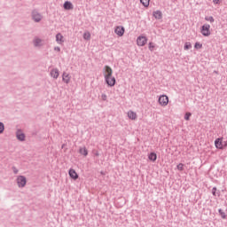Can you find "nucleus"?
<instances>
[{
	"label": "nucleus",
	"instance_id": "412c9836",
	"mask_svg": "<svg viewBox=\"0 0 227 227\" xmlns=\"http://www.w3.org/2000/svg\"><path fill=\"white\" fill-rule=\"evenodd\" d=\"M51 77H53L54 79H58V70L54 69L51 72Z\"/></svg>",
	"mask_w": 227,
	"mask_h": 227
},
{
	"label": "nucleus",
	"instance_id": "a878e982",
	"mask_svg": "<svg viewBox=\"0 0 227 227\" xmlns=\"http://www.w3.org/2000/svg\"><path fill=\"white\" fill-rule=\"evenodd\" d=\"M155 49V44L153 43H149V51H153Z\"/></svg>",
	"mask_w": 227,
	"mask_h": 227
},
{
	"label": "nucleus",
	"instance_id": "9b49d317",
	"mask_svg": "<svg viewBox=\"0 0 227 227\" xmlns=\"http://www.w3.org/2000/svg\"><path fill=\"white\" fill-rule=\"evenodd\" d=\"M16 136L20 141H24V139L26 138V136L20 130L17 131Z\"/></svg>",
	"mask_w": 227,
	"mask_h": 227
},
{
	"label": "nucleus",
	"instance_id": "393cba45",
	"mask_svg": "<svg viewBox=\"0 0 227 227\" xmlns=\"http://www.w3.org/2000/svg\"><path fill=\"white\" fill-rule=\"evenodd\" d=\"M58 40L60 42V43H63V42H65V37H63V35L59 34Z\"/></svg>",
	"mask_w": 227,
	"mask_h": 227
},
{
	"label": "nucleus",
	"instance_id": "aec40b11",
	"mask_svg": "<svg viewBox=\"0 0 227 227\" xmlns=\"http://www.w3.org/2000/svg\"><path fill=\"white\" fill-rule=\"evenodd\" d=\"M194 49H196L197 51H200V49H203V44L200 42H197L194 44Z\"/></svg>",
	"mask_w": 227,
	"mask_h": 227
},
{
	"label": "nucleus",
	"instance_id": "f8f14e48",
	"mask_svg": "<svg viewBox=\"0 0 227 227\" xmlns=\"http://www.w3.org/2000/svg\"><path fill=\"white\" fill-rule=\"evenodd\" d=\"M83 40H86L87 42L91 40V33H90V31H85L83 33Z\"/></svg>",
	"mask_w": 227,
	"mask_h": 227
},
{
	"label": "nucleus",
	"instance_id": "6ab92c4d",
	"mask_svg": "<svg viewBox=\"0 0 227 227\" xmlns=\"http://www.w3.org/2000/svg\"><path fill=\"white\" fill-rule=\"evenodd\" d=\"M140 3L145 6V8H148V6H150V0H140Z\"/></svg>",
	"mask_w": 227,
	"mask_h": 227
},
{
	"label": "nucleus",
	"instance_id": "5701e85b",
	"mask_svg": "<svg viewBox=\"0 0 227 227\" xmlns=\"http://www.w3.org/2000/svg\"><path fill=\"white\" fill-rule=\"evenodd\" d=\"M192 48V44L191 43H184V51H189V49Z\"/></svg>",
	"mask_w": 227,
	"mask_h": 227
},
{
	"label": "nucleus",
	"instance_id": "dca6fc26",
	"mask_svg": "<svg viewBox=\"0 0 227 227\" xmlns=\"http://www.w3.org/2000/svg\"><path fill=\"white\" fill-rule=\"evenodd\" d=\"M79 153H81V155H83L84 157L88 156V149H86V147H81L79 149Z\"/></svg>",
	"mask_w": 227,
	"mask_h": 227
},
{
	"label": "nucleus",
	"instance_id": "f3484780",
	"mask_svg": "<svg viewBox=\"0 0 227 227\" xmlns=\"http://www.w3.org/2000/svg\"><path fill=\"white\" fill-rule=\"evenodd\" d=\"M153 15L154 18H156L158 20L162 19V12L160 11L153 12Z\"/></svg>",
	"mask_w": 227,
	"mask_h": 227
},
{
	"label": "nucleus",
	"instance_id": "7c9ffc66",
	"mask_svg": "<svg viewBox=\"0 0 227 227\" xmlns=\"http://www.w3.org/2000/svg\"><path fill=\"white\" fill-rule=\"evenodd\" d=\"M101 100H104V101L107 100V95L102 94L101 95Z\"/></svg>",
	"mask_w": 227,
	"mask_h": 227
},
{
	"label": "nucleus",
	"instance_id": "4468645a",
	"mask_svg": "<svg viewBox=\"0 0 227 227\" xmlns=\"http://www.w3.org/2000/svg\"><path fill=\"white\" fill-rule=\"evenodd\" d=\"M62 79L66 82V84H68V82H70V74L68 73H64Z\"/></svg>",
	"mask_w": 227,
	"mask_h": 227
},
{
	"label": "nucleus",
	"instance_id": "f03ea898",
	"mask_svg": "<svg viewBox=\"0 0 227 227\" xmlns=\"http://www.w3.org/2000/svg\"><path fill=\"white\" fill-rule=\"evenodd\" d=\"M158 103L160 107H166L169 104V98L166 95H160L158 98Z\"/></svg>",
	"mask_w": 227,
	"mask_h": 227
},
{
	"label": "nucleus",
	"instance_id": "b1692460",
	"mask_svg": "<svg viewBox=\"0 0 227 227\" xmlns=\"http://www.w3.org/2000/svg\"><path fill=\"white\" fill-rule=\"evenodd\" d=\"M222 219H226V213L224 211H223V209H219L218 210Z\"/></svg>",
	"mask_w": 227,
	"mask_h": 227
},
{
	"label": "nucleus",
	"instance_id": "a211bd4d",
	"mask_svg": "<svg viewBox=\"0 0 227 227\" xmlns=\"http://www.w3.org/2000/svg\"><path fill=\"white\" fill-rule=\"evenodd\" d=\"M34 44L35 47H40V45H43V41L42 39H35Z\"/></svg>",
	"mask_w": 227,
	"mask_h": 227
},
{
	"label": "nucleus",
	"instance_id": "ddd939ff",
	"mask_svg": "<svg viewBox=\"0 0 227 227\" xmlns=\"http://www.w3.org/2000/svg\"><path fill=\"white\" fill-rule=\"evenodd\" d=\"M148 159L149 160H151L152 162H155V160H157V153H151L148 154Z\"/></svg>",
	"mask_w": 227,
	"mask_h": 227
},
{
	"label": "nucleus",
	"instance_id": "4be33fe9",
	"mask_svg": "<svg viewBox=\"0 0 227 227\" xmlns=\"http://www.w3.org/2000/svg\"><path fill=\"white\" fill-rule=\"evenodd\" d=\"M205 20H207V22H210L211 24L215 22L214 17L212 16H206Z\"/></svg>",
	"mask_w": 227,
	"mask_h": 227
},
{
	"label": "nucleus",
	"instance_id": "9d476101",
	"mask_svg": "<svg viewBox=\"0 0 227 227\" xmlns=\"http://www.w3.org/2000/svg\"><path fill=\"white\" fill-rule=\"evenodd\" d=\"M32 17L35 22H40V20H42V16L35 11L33 12Z\"/></svg>",
	"mask_w": 227,
	"mask_h": 227
},
{
	"label": "nucleus",
	"instance_id": "f257e3e1",
	"mask_svg": "<svg viewBox=\"0 0 227 227\" xmlns=\"http://www.w3.org/2000/svg\"><path fill=\"white\" fill-rule=\"evenodd\" d=\"M103 75L105 77V82H106L107 86L113 88L116 84V78L113 76V68L109 66H105L103 69Z\"/></svg>",
	"mask_w": 227,
	"mask_h": 227
},
{
	"label": "nucleus",
	"instance_id": "2f4dec72",
	"mask_svg": "<svg viewBox=\"0 0 227 227\" xmlns=\"http://www.w3.org/2000/svg\"><path fill=\"white\" fill-rule=\"evenodd\" d=\"M217 191V188H213V196H215V192Z\"/></svg>",
	"mask_w": 227,
	"mask_h": 227
},
{
	"label": "nucleus",
	"instance_id": "cd10ccee",
	"mask_svg": "<svg viewBox=\"0 0 227 227\" xmlns=\"http://www.w3.org/2000/svg\"><path fill=\"white\" fill-rule=\"evenodd\" d=\"M184 164L183 163H179L178 165H177V169H178V171H184Z\"/></svg>",
	"mask_w": 227,
	"mask_h": 227
},
{
	"label": "nucleus",
	"instance_id": "6e6552de",
	"mask_svg": "<svg viewBox=\"0 0 227 227\" xmlns=\"http://www.w3.org/2000/svg\"><path fill=\"white\" fill-rule=\"evenodd\" d=\"M128 118L129 120L136 121L137 120V114L132 110L128 111Z\"/></svg>",
	"mask_w": 227,
	"mask_h": 227
},
{
	"label": "nucleus",
	"instance_id": "0eeeda50",
	"mask_svg": "<svg viewBox=\"0 0 227 227\" xmlns=\"http://www.w3.org/2000/svg\"><path fill=\"white\" fill-rule=\"evenodd\" d=\"M114 33L117 36H123V35H125V27L118 26L115 27Z\"/></svg>",
	"mask_w": 227,
	"mask_h": 227
},
{
	"label": "nucleus",
	"instance_id": "7ed1b4c3",
	"mask_svg": "<svg viewBox=\"0 0 227 227\" xmlns=\"http://www.w3.org/2000/svg\"><path fill=\"white\" fill-rule=\"evenodd\" d=\"M215 146L218 150H223L227 147V141H223V138H216L215 140Z\"/></svg>",
	"mask_w": 227,
	"mask_h": 227
},
{
	"label": "nucleus",
	"instance_id": "20e7f679",
	"mask_svg": "<svg viewBox=\"0 0 227 227\" xmlns=\"http://www.w3.org/2000/svg\"><path fill=\"white\" fill-rule=\"evenodd\" d=\"M200 33H201L202 36H210V35H212V32L210 31V25L204 24L200 27Z\"/></svg>",
	"mask_w": 227,
	"mask_h": 227
},
{
	"label": "nucleus",
	"instance_id": "c756f323",
	"mask_svg": "<svg viewBox=\"0 0 227 227\" xmlns=\"http://www.w3.org/2000/svg\"><path fill=\"white\" fill-rule=\"evenodd\" d=\"M214 4H221L223 3V0H213Z\"/></svg>",
	"mask_w": 227,
	"mask_h": 227
},
{
	"label": "nucleus",
	"instance_id": "bb28decb",
	"mask_svg": "<svg viewBox=\"0 0 227 227\" xmlns=\"http://www.w3.org/2000/svg\"><path fill=\"white\" fill-rule=\"evenodd\" d=\"M191 116H192L191 113H186L184 115V120H186V121H189Z\"/></svg>",
	"mask_w": 227,
	"mask_h": 227
},
{
	"label": "nucleus",
	"instance_id": "1a4fd4ad",
	"mask_svg": "<svg viewBox=\"0 0 227 227\" xmlns=\"http://www.w3.org/2000/svg\"><path fill=\"white\" fill-rule=\"evenodd\" d=\"M69 176L73 180H77V178H79V175L77 174V172L74 168L69 169Z\"/></svg>",
	"mask_w": 227,
	"mask_h": 227
},
{
	"label": "nucleus",
	"instance_id": "423d86ee",
	"mask_svg": "<svg viewBox=\"0 0 227 227\" xmlns=\"http://www.w3.org/2000/svg\"><path fill=\"white\" fill-rule=\"evenodd\" d=\"M147 42L148 39L146 38V36L140 35L137 39V45H138V47H145Z\"/></svg>",
	"mask_w": 227,
	"mask_h": 227
},
{
	"label": "nucleus",
	"instance_id": "c85d7f7f",
	"mask_svg": "<svg viewBox=\"0 0 227 227\" xmlns=\"http://www.w3.org/2000/svg\"><path fill=\"white\" fill-rule=\"evenodd\" d=\"M4 132V124L3 122H0V134H3Z\"/></svg>",
	"mask_w": 227,
	"mask_h": 227
},
{
	"label": "nucleus",
	"instance_id": "39448f33",
	"mask_svg": "<svg viewBox=\"0 0 227 227\" xmlns=\"http://www.w3.org/2000/svg\"><path fill=\"white\" fill-rule=\"evenodd\" d=\"M16 182L18 184V187H26V184H27V179L24 176H19Z\"/></svg>",
	"mask_w": 227,
	"mask_h": 227
},
{
	"label": "nucleus",
	"instance_id": "2eb2a0df",
	"mask_svg": "<svg viewBox=\"0 0 227 227\" xmlns=\"http://www.w3.org/2000/svg\"><path fill=\"white\" fill-rule=\"evenodd\" d=\"M64 8L66 10H74V4H72L71 2L67 1L64 4Z\"/></svg>",
	"mask_w": 227,
	"mask_h": 227
},
{
	"label": "nucleus",
	"instance_id": "473e14b6",
	"mask_svg": "<svg viewBox=\"0 0 227 227\" xmlns=\"http://www.w3.org/2000/svg\"><path fill=\"white\" fill-rule=\"evenodd\" d=\"M56 40H58V35H56Z\"/></svg>",
	"mask_w": 227,
	"mask_h": 227
}]
</instances>
